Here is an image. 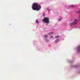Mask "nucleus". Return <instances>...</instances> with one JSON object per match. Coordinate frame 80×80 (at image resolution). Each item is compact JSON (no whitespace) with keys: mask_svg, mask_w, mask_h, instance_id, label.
<instances>
[{"mask_svg":"<svg viewBox=\"0 0 80 80\" xmlns=\"http://www.w3.org/2000/svg\"><path fill=\"white\" fill-rule=\"evenodd\" d=\"M48 35H45L44 36V38H48Z\"/></svg>","mask_w":80,"mask_h":80,"instance_id":"8","label":"nucleus"},{"mask_svg":"<svg viewBox=\"0 0 80 80\" xmlns=\"http://www.w3.org/2000/svg\"><path fill=\"white\" fill-rule=\"evenodd\" d=\"M75 6L74 5H71V7H72V8H73V7H75Z\"/></svg>","mask_w":80,"mask_h":80,"instance_id":"9","label":"nucleus"},{"mask_svg":"<svg viewBox=\"0 0 80 80\" xmlns=\"http://www.w3.org/2000/svg\"><path fill=\"white\" fill-rule=\"evenodd\" d=\"M53 32H52L48 33V35H52V34H53Z\"/></svg>","mask_w":80,"mask_h":80,"instance_id":"5","label":"nucleus"},{"mask_svg":"<svg viewBox=\"0 0 80 80\" xmlns=\"http://www.w3.org/2000/svg\"><path fill=\"white\" fill-rule=\"evenodd\" d=\"M36 22L37 23H38L39 22H38V20L37 19V20H36Z\"/></svg>","mask_w":80,"mask_h":80,"instance_id":"10","label":"nucleus"},{"mask_svg":"<svg viewBox=\"0 0 80 80\" xmlns=\"http://www.w3.org/2000/svg\"><path fill=\"white\" fill-rule=\"evenodd\" d=\"M77 24V22H73L71 23H70V26H72V25H76Z\"/></svg>","mask_w":80,"mask_h":80,"instance_id":"3","label":"nucleus"},{"mask_svg":"<svg viewBox=\"0 0 80 80\" xmlns=\"http://www.w3.org/2000/svg\"><path fill=\"white\" fill-rule=\"evenodd\" d=\"M60 41V39H56L55 41V43H58V42Z\"/></svg>","mask_w":80,"mask_h":80,"instance_id":"4","label":"nucleus"},{"mask_svg":"<svg viewBox=\"0 0 80 80\" xmlns=\"http://www.w3.org/2000/svg\"><path fill=\"white\" fill-rule=\"evenodd\" d=\"M46 42H48V41H49L48 39H46Z\"/></svg>","mask_w":80,"mask_h":80,"instance_id":"11","label":"nucleus"},{"mask_svg":"<svg viewBox=\"0 0 80 80\" xmlns=\"http://www.w3.org/2000/svg\"><path fill=\"white\" fill-rule=\"evenodd\" d=\"M53 36H50V38H53Z\"/></svg>","mask_w":80,"mask_h":80,"instance_id":"12","label":"nucleus"},{"mask_svg":"<svg viewBox=\"0 0 80 80\" xmlns=\"http://www.w3.org/2000/svg\"><path fill=\"white\" fill-rule=\"evenodd\" d=\"M78 12L79 14H80V11H79Z\"/></svg>","mask_w":80,"mask_h":80,"instance_id":"13","label":"nucleus"},{"mask_svg":"<svg viewBox=\"0 0 80 80\" xmlns=\"http://www.w3.org/2000/svg\"><path fill=\"white\" fill-rule=\"evenodd\" d=\"M42 22H43L46 23H49V18L47 17L44 18L42 20Z\"/></svg>","mask_w":80,"mask_h":80,"instance_id":"2","label":"nucleus"},{"mask_svg":"<svg viewBox=\"0 0 80 80\" xmlns=\"http://www.w3.org/2000/svg\"><path fill=\"white\" fill-rule=\"evenodd\" d=\"M74 20L75 22H77H77H78V20H77V19H74Z\"/></svg>","mask_w":80,"mask_h":80,"instance_id":"6","label":"nucleus"},{"mask_svg":"<svg viewBox=\"0 0 80 80\" xmlns=\"http://www.w3.org/2000/svg\"><path fill=\"white\" fill-rule=\"evenodd\" d=\"M32 8L33 10L39 11L41 9V6L37 2H35L32 4Z\"/></svg>","mask_w":80,"mask_h":80,"instance_id":"1","label":"nucleus"},{"mask_svg":"<svg viewBox=\"0 0 80 80\" xmlns=\"http://www.w3.org/2000/svg\"><path fill=\"white\" fill-rule=\"evenodd\" d=\"M42 16L43 17H44L45 16V14H43Z\"/></svg>","mask_w":80,"mask_h":80,"instance_id":"14","label":"nucleus"},{"mask_svg":"<svg viewBox=\"0 0 80 80\" xmlns=\"http://www.w3.org/2000/svg\"><path fill=\"white\" fill-rule=\"evenodd\" d=\"M60 37V35H58L55 37V38H58Z\"/></svg>","mask_w":80,"mask_h":80,"instance_id":"7","label":"nucleus"}]
</instances>
